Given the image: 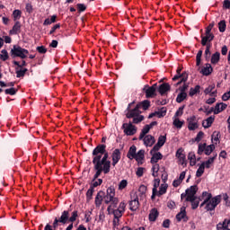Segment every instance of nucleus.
<instances>
[{"label": "nucleus", "mask_w": 230, "mask_h": 230, "mask_svg": "<svg viewBox=\"0 0 230 230\" xmlns=\"http://www.w3.org/2000/svg\"><path fill=\"white\" fill-rule=\"evenodd\" d=\"M206 152V143L204 144H199V148H198V154L199 155H202Z\"/></svg>", "instance_id": "a19ab883"}, {"label": "nucleus", "mask_w": 230, "mask_h": 230, "mask_svg": "<svg viewBox=\"0 0 230 230\" xmlns=\"http://www.w3.org/2000/svg\"><path fill=\"white\" fill-rule=\"evenodd\" d=\"M76 217H78V211H74L71 217H69V222H75L76 220Z\"/></svg>", "instance_id": "052dcab7"}, {"label": "nucleus", "mask_w": 230, "mask_h": 230, "mask_svg": "<svg viewBox=\"0 0 230 230\" xmlns=\"http://www.w3.org/2000/svg\"><path fill=\"white\" fill-rule=\"evenodd\" d=\"M185 217H186V208L183 207L181 208V212L176 215V220H178V222H181V220H182V218H184Z\"/></svg>", "instance_id": "c85d7f7f"}, {"label": "nucleus", "mask_w": 230, "mask_h": 230, "mask_svg": "<svg viewBox=\"0 0 230 230\" xmlns=\"http://www.w3.org/2000/svg\"><path fill=\"white\" fill-rule=\"evenodd\" d=\"M171 86L168 83L162 84L158 88V93L163 96L165 93L170 91Z\"/></svg>", "instance_id": "a211bd4d"}, {"label": "nucleus", "mask_w": 230, "mask_h": 230, "mask_svg": "<svg viewBox=\"0 0 230 230\" xmlns=\"http://www.w3.org/2000/svg\"><path fill=\"white\" fill-rule=\"evenodd\" d=\"M21 30V22H16L13 29L10 31L11 35H17V32Z\"/></svg>", "instance_id": "cd10ccee"}, {"label": "nucleus", "mask_w": 230, "mask_h": 230, "mask_svg": "<svg viewBox=\"0 0 230 230\" xmlns=\"http://www.w3.org/2000/svg\"><path fill=\"white\" fill-rule=\"evenodd\" d=\"M173 125L176 127V128H182V125H184V122L181 121L179 119H175L173 120Z\"/></svg>", "instance_id": "de8ad7c7"}, {"label": "nucleus", "mask_w": 230, "mask_h": 230, "mask_svg": "<svg viewBox=\"0 0 230 230\" xmlns=\"http://www.w3.org/2000/svg\"><path fill=\"white\" fill-rule=\"evenodd\" d=\"M197 93H200V85H196L195 88H190L189 95L195 96Z\"/></svg>", "instance_id": "4c0bfd02"}, {"label": "nucleus", "mask_w": 230, "mask_h": 230, "mask_svg": "<svg viewBox=\"0 0 230 230\" xmlns=\"http://www.w3.org/2000/svg\"><path fill=\"white\" fill-rule=\"evenodd\" d=\"M1 60L6 61L8 60V51L6 49H3L0 54Z\"/></svg>", "instance_id": "79ce46f5"}, {"label": "nucleus", "mask_w": 230, "mask_h": 230, "mask_svg": "<svg viewBox=\"0 0 230 230\" xmlns=\"http://www.w3.org/2000/svg\"><path fill=\"white\" fill-rule=\"evenodd\" d=\"M180 164H181V166H186V155H183L181 156H178Z\"/></svg>", "instance_id": "5fc2aeb1"}, {"label": "nucleus", "mask_w": 230, "mask_h": 230, "mask_svg": "<svg viewBox=\"0 0 230 230\" xmlns=\"http://www.w3.org/2000/svg\"><path fill=\"white\" fill-rule=\"evenodd\" d=\"M102 155H99L93 157V163L96 164L99 163L102 166H107L111 169V161L107 160L109 159V153L104 152V155L102 158Z\"/></svg>", "instance_id": "39448f33"}, {"label": "nucleus", "mask_w": 230, "mask_h": 230, "mask_svg": "<svg viewBox=\"0 0 230 230\" xmlns=\"http://www.w3.org/2000/svg\"><path fill=\"white\" fill-rule=\"evenodd\" d=\"M132 123L134 122L124 123L122 125V128L124 129L126 136H134V134L137 132V128H136Z\"/></svg>", "instance_id": "0eeeda50"}, {"label": "nucleus", "mask_w": 230, "mask_h": 230, "mask_svg": "<svg viewBox=\"0 0 230 230\" xmlns=\"http://www.w3.org/2000/svg\"><path fill=\"white\" fill-rule=\"evenodd\" d=\"M202 137H204V132L199 131L197 135V137H195V141H197V143H199Z\"/></svg>", "instance_id": "e2e57ef3"}, {"label": "nucleus", "mask_w": 230, "mask_h": 230, "mask_svg": "<svg viewBox=\"0 0 230 230\" xmlns=\"http://www.w3.org/2000/svg\"><path fill=\"white\" fill-rule=\"evenodd\" d=\"M138 191L140 193V197H145V193H146V186L141 185L138 189Z\"/></svg>", "instance_id": "603ef678"}, {"label": "nucleus", "mask_w": 230, "mask_h": 230, "mask_svg": "<svg viewBox=\"0 0 230 230\" xmlns=\"http://www.w3.org/2000/svg\"><path fill=\"white\" fill-rule=\"evenodd\" d=\"M213 89H215V84L209 85L208 88L205 89V94H211Z\"/></svg>", "instance_id": "bf43d9fd"}, {"label": "nucleus", "mask_w": 230, "mask_h": 230, "mask_svg": "<svg viewBox=\"0 0 230 230\" xmlns=\"http://www.w3.org/2000/svg\"><path fill=\"white\" fill-rule=\"evenodd\" d=\"M152 171H153V177H157V175H155V173H157V172H159V164H154L152 167Z\"/></svg>", "instance_id": "864d4df0"}, {"label": "nucleus", "mask_w": 230, "mask_h": 230, "mask_svg": "<svg viewBox=\"0 0 230 230\" xmlns=\"http://www.w3.org/2000/svg\"><path fill=\"white\" fill-rule=\"evenodd\" d=\"M137 150V148L136 146H132L128 152L127 157L131 160L134 159V157H136Z\"/></svg>", "instance_id": "5701e85b"}, {"label": "nucleus", "mask_w": 230, "mask_h": 230, "mask_svg": "<svg viewBox=\"0 0 230 230\" xmlns=\"http://www.w3.org/2000/svg\"><path fill=\"white\" fill-rule=\"evenodd\" d=\"M217 230H230V221H224V223H219L217 225Z\"/></svg>", "instance_id": "393cba45"}, {"label": "nucleus", "mask_w": 230, "mask_h": 230, "mask_svg": "<svg viewBox=\"0 0 230 230\" xmlns=\"http://www.w3.org/2000/svg\"><path fill=\"white\" fill-rule=\"evenodd\" d=\"M166 190H168V184H162L159 191L157 192V197H161V195H164L166 193Z\"/></svg>", "instance_id": "72a5a7b5"}, {"label": "nucleus", "mask_w": 230, "mask_h": 230, "mask_svg": "<svg viewBox=\"0 0 230 230\" xmlns=\"http://www.w3.org/2000/svg\"><path fill=\"white\" fill-rule=\"evenodd\" d=\"M127 180H122L119 184V190H125V188H127Z\"/></svg>", "instance_id": "4d7b16f0"}, {"label": "nucleus", "mask_w": 230, "mask_h": 230, "mask_svg": "<svg viewBox=\"0 0 230 230\" xmlns=\"http://www.w3.org/2000/svg\"><path fill=\"white\" fill-rule=\"evenodd\" d=\"M188 159L190 166H195V164H197V157L195 156V154L189 153Z\"/></svg>", "instance_id": "c756f323"}, {"label": "nucleus", "mask_w": 230, "mask_h": 230, "mask_svg": "<svg viewBox=\"0 0 230 230\" xmlns=\"http://www.w3.org/2000/svg\"><path fill=\"white\" fill-rule=\"evenodd\" d=\"M188 202H191V208L192 209H197V208H199V198H196L193 200H188Z\"/></svg>", "instance_id": "ea45409f"}, {"label": "nucleus", "mask_w": 230, "mask_h": 230, "mask_svg": "<svg viewBox=\"0 0 230 230\" xmlns=\"http://www.w3.org/2000/svg\"><path fill=\"white\" fill-rule=\"evenodd\" d=\"M134 159L138 163V164H143V159H145V150H139L134 156Z\"/></svg>", "instance_id": "dca6fc26"}, {"label": "nucleus", "mask_w": 230, "mask_h": 230, "mask_svg": "<svg viewBox=\"0 0 230 230\" xmlns=\"http://www.w3.org/2000/svg\"><path fill=\"white\" fill-rule=\"evenodd\" d=\"M215 159H217V155L210 157L207 162H203L205 164V168H211V164L215 163Z\"/></svg>", "instance_id": "e433bc0d"}, {"label": "nucleus", "mask_w": 230, "mask_h": 230, "mask_svg": "<svg viewBox=\"0 0 230 230\" xmlns=\"http://www.w3.org/2000/svg\"><path fill=\"white\" fill-rule=\"evenodd\" d=\"M186 82H188V74H187L186 72H183V73L181 74V81L178 82L175 85H176V87H177L178 85H181L182 83H183V84H186Z\"/></svg>", "instance_id": "c9c22d12"}, {"label": "nucleus", "mask_w": 230, "mask_h": 230, "mask_svg": "<svg viewBox=\"0 0 230 230\" xmlns=\"http://www.w3.org/2000/svg\"><path fill=\"white\" fill-rule=\"evenodd\" d=\"M151 164H155V163H157L158 161H161V159H163V154H161L160 152L157 153H153V155H151Z\"/></svg>", "instance_id": "412c9836"}, {"label": "nucleus", "mask_w": 230, "mask_h": 230, "mask_svg": "<svg viewBox=\"0 0 230 230\" xmlns=\"http://www.w3.org/2000/svg\"><path fill=\"white\" fill-rule=\"evenodd\" d=\"M202 58V50H199L196 56V66H200V60Z\"/></svg>", "instance_id": "8fccbe9b"}, {"label": "nucleus", "mask_w": 230, "mask_h": 230, "mask_svg": "<svg viewBox=\"0 0 230 230\" xmlns=\"http://www.w3.org/2000/svg\"><path fill=\"white\" fill-rule=\"evenodd\" d=\"M139 208V197L137 193L134 192L131 194V200L129 201L130 211H137Z\"/></svg>", "instance_id": "6e6552de"}, {"label": "nucleus", "mask_w": 230, "mask_h": 230, "mask_svg": "<svg viewBox=\"0 0 230 230\" xmlns=\"http://www.w3.org/2000/svg\"><path fill=\"white\" fill-rule=\"evenodd\" d=\"M211 194H208V197L204 199V201L200 204V208H202L205 204L207 211H214L215 208H217V205L219 204L222 201V196L218 195L214 198H212Z\"/></svg>", "instance_id": "7ed1b4c3"}, {"label": "nucleus", "mask_w": 230, "mask_h": 230, "mask_svg": "<svg viewBox=\"0 0 230 230\" xmlns=\"http://www.w3.org/2000/svg\"><path fill=\"white\" fill-rule=\"evenodd\" d=\"M196 117L192 116L187 119L188 121V128L189 130H195L196 128H199V124L195 122Z\"/></svg>", "instance_id": "f8f14e48"}, {"label": "nucleus", "mask_w": 230, "mask_h": 230, "mask_svg": "<svg viewBox=\"0 0 230 230\" xmlns=\"http://www.w3.org/2000/svg\"><path fill=\"white\" fill-rule=\"evenodd\" d=\"M185 98H188V93L181 92L176 98L177 103H182Z\"/></svg>", "instance_id": "7c9ffc66"}, {"label": "nucleus", "mask_w": 230, "mask_h": 230, "mask_svg": "<svg viewBox=\"0 0 230 230\" xmlns=\"http://www.w3.org/2000/svg\"><path fill=\"white\" fill-rule=\"evenodd\" d=\"M226 109H227V104L224 102L217 103L215 106L214 114H220V112H222V111H226Z\"/></svg>", "instance_id": "f3484780"}, {"label": "nucleus", "mask_w": 230, "mask_h": 230, "mask_svg": "<svg viewBox=\"0 0 230 230\" xmlns=\"http://www.w3.org/2000/svg\"><path fill=\"white\" fill-rule=\"evenodd\" d=\"M93 193H94V188L91 187L86 192L87 200H91L93 199Z\"/></svg>", "instance_id": "3c124183"}, {"label": "nucleus", "mask_w": 230, "mask_h": 230, "mask_svg": "<svg viewBox=\"0 0 230 230\" xmlns=\"http://www.w3.org/2000/svg\"><path fill=\"white\" fill-rule=\"evenodd\" d=\"M164 143H166V136H160L158 137L157 145H160V146H164Z\"/></svg>", "instance_id": "c03bdc74"}, {"label": "nucleus", "mask_w": 230, "mask_h": 230, "mask_svg": "<svg viewBox=\"0 0 230 230\" xmlns=\"http://www.w3.org/2000/svg\"><path fill=\"white\" fill-rule=\"evenodd\" d=\"M120 159L121 152H119V149H115L112 153V166H116Z\"/></svg>", "instance_id": "9b49d317"}, {"label": "nucleus", "mask_w": 230, "mask_h": 230, "mask_svg": "<svg viewBox=\"0 0 230 230\" xmlns=\"http://www.w3.org/2000/svg\"><path fill=\"white\" fill-rule=\"evenodd\" d=\"M138 105H140V108L142 107L144 111H147V109L150 107V101L145 100L138 103Z\"/></svg>", "instance_id": "58836bf2"}, {"label": "nucleus", "mask_w": 230, "mask_h": 230, "mask_svg": "<svg viewBox=\"0 0 230 230\" xmlns=\"http://www.w3.org/2000/svg\"><path fill=\"white\" fill-rule=\"evenodd\" d=\"M144 172H145V168L138 167L136 173H137V177H143Z\"/></svg>", "instance_id": "0e129e2a"}, {"label": "nucleus", "mask_w": 230, "mask_h": 230, "mask_svg": "<svg viewBox=\"0 0 230 230\" xmlns=\"http://www.w3.org/2000/svg\"><path fill=\"white\" fill-rule=\"evenodd\" d=\"M148 132H150V126L146 125V126L143 128V129H142V131H141V133H140V136H139L138 139H139L140 141L143 140V137H145V136H146V134H148Z\"/></svg>", "instance_id": "bb28decb"}, {"label": "nucleus", "mask_w": 230, "mask_h": 230, "mask_svg": "<svg viewBox=\"0 0 230 230\" xmlns=\"http://www.w3.org/2000/svg\"><path fill=\"white\" fill-rule=\"evenodd\" d=\"M199 73L204 76H209V75L213 73V66H211V64H206Z\"/></svg>", "instance_id": "4468645a"}, {"label": "nucleus", "mask_w": 230, "mask_h": 230, "mask_svg": "<svg viewBox=\"0 0 230 230\" xmlns=\"http://www.w3.org/2000/svg\"><path fill=\"white\" fill-rule=\"evenodd\" d=\"M14 21H17V19H21V11L20 10H14L13 13Z\"/></svg>", "instance_id": "6e6d98bb"}, {"label": "nucleus", "mask_w": 230, "mask_h": 230, "mask_svg": "<svg viewBox=\"0 0 230 230\" xmlns=\"http://www.w3.org/2000/svg\"><path fill=\"white\" fill-rule=\"evenodd\" d=\"M186 191L187 199H185V202H188V200H196L197 196L195 195H197V191H199V187H197V185L190 186Z\"/></svg>", "instance_id": "1a4fd4ad"}, {"label": "nucleus", "mask_w": 230, "mask_h": 230, "mask_svg": "<svg viewBox=\"0 0 230 230\" xmlns=\"http://www.w3.org/2000/svg\"><path fill=\"white\" fill-rule=\"evenodd\" d=\"M157 217H159V211H157V208H152L149 213V221L155 222V220H157Z\"/></svg>", "instance_id": "aec40b11"}, {"label": "nucleus", "mask_w": 230, "mask_h": 230, "mask_svg": "<svg viewBox=\"0 0 230 230\" xmlns=\"http://www.w3.org/2000/svg\"><path fill=\"white\" fill-rule=\"evenodd\" d=\"M141 104H137L136 107L132 110H128V111L126 114V117L130 119V118L133 119V123L135 125H137V123H141L143 119H145V116L141 115Z\"/></svg>", "instance_id": "f03ea898"}, {"label": "nucleus", "mask_w": 230, "mask_h": 230, "mask_svg": "<svg viewBox=\"0 0 230 230\" xmlns=\"http://www.w3.org/2000/svg\"><path fill=\"white\" fill-rule=\"evenodd\" d=\"M103 197H105V192L103 190H100L95 197V206L97 208L102 206V202H103Z\"/></svg>", "instance_id": "ddd939ff"}, {"label": "nucleus", "mask_w": 230, "mask_h": 230, "mask_svg": "<svg viewBox=\"0 0 230 230\" xmlns=\"http://www.w3.org/2000/svg\"><path fill=\"white\" fill-rule=\"evenodd\" d=\"M77 9L79 12H85V10H87V7L84 4H77Z\"/></svg>", "instance_id": "680f3d73"}, {"label": "nucleus", "mask_w": 230, "mask_h": 230, "mask_svg": "<svg viewBox=\"0 0 230 230\" xmlns=\"http://www.w3.org/2000/svg\"><path fill=\"white\" fill-rule=\"evenodd\" d=\"M36 49L39 53H41V54L47 53L48 51V49H45L44 46L37 47Z\"/></svg>", "instance_id": "69168bd1"}, {"label": "nucleus", "mask_w": 230, "mask_h": 230, "mask_svg": "<svg viewBox=\"0 0 230 230\" xmlns=\"http://www.w3.org/2000/svg\"><path fill=\"white\" fill-rule=\"evenodd\" d=\"M142 139L146 146H153L155 143V137H154L152 135H146Z\"/></svg>", "instance_id": "9d476101"}, {"label": "nucleus", "mask_w": 230, "mask_h": 230, "mask_svg": "<svg viewBox=\"0 0 230 230\" xmlns=\"http://www.w3.org/2000/svg\"><path fill=\"white\" fill-rule=\"evenodd\" d=\"M213 121H215V117L210 116L202 122V126L204 127V128H209V127L213 125Z\"/></svg>", "instance_id": "4be33fe9"}, {"label": "nucleus", "mask_w": 230, "mask_h": 230, "mask_svg": "<svg viewBox=\"0 0 230 230\" xmlns=\"http://www.w3.org/2000/svg\"><path fill=\"white\" fill-rule=\"evenodd\" d=\"M105 145H99L95 147V149L93 151V155H103L105 154ZM100 154V155H99Z\"/></svg>", "instance_id": "2eb2a0df"}, {"label": "nucleus", "mask_w": 230, "mask_h": 230, "mask_svg": "<svg viewBox=\"0 0 230 230\" xmlns=\"http://www.w3.org/2000/svg\"><path fill=\"white\" fill-rule=\"evenodd\" d=\"M4 93L5 94H10L11 96H13L14 94H17V89L12 87L9 89H5Z\"/></svg>", "instance_id": "a18cd8bd"}, {"label": "nucleus", "mask_w": 230, "mask_h": 230, "mask_svg": "<svg viewBox=\"0 0 230 230\" xmlns=\"http://www.w3.org/2000/svg\"><path fill=\"white\" fill-rule=\"evenodd\" d=\"M29 53L28 49H22L18 45H13L11 49V57L13 58H15L16 57H19L20 58H27Z\"/></svg>", "instance_id": "20e7f679"}, {"label": "nucleus", "mask_w": 230, "mask_h": 230, "mask_svg": "<svg viewBox=\"0 0 230 230\" xmlns=\"http://www.w3.org/2000/svg\"><path fill=\"white\" fill-rule=\"evenodd\" d=\"M94 164V170H96V172L93 176V180L98 179L102 175V172L104 173H109L111 172V169H109V165H102L100 163H95Z\"/></svg>", "instance_id": "423d86ee"}, {"label": "nucleus", "mask_w": 230, "mask_h": 230, "mask_svg": "<svg viewBox=\"0 0 230 230\" xmlns=\"http://www.w3.org/2000/svg\"><path fill=\"white\" fill-rule=\"evenodd\" d=\"M116 196V191L114 187H110L107 189V193L103 196V200L105 202V204H111V206L108 207V210L109 209H114V208H116V206H118V198H115Z\"/></svg>", "instance_id": "f257e3e1"}, {"label": "nucleus", "mask_w": 230, "mask_h": 230, "mask_svg": "<svg viewBox=\"0 0 230 230\" xmlns=\"http://www.w3.org/2000/svg\"><path fill=\"white\" fill-rule=\"evenodd\" d=\"M220 61V52H216L211 57V64H218Z\"/></svg>", "instance_id": "473e14b6"}, {"label": "nucleus", "mask_w": 230, "mask_h": 230, "mask_svg": "<svg viewBox=\"0 0 230 230\" xmlns=\"http://www.w3.org/2000/svg\"><path fill=\"white\" fill-rule=\"evenodd\" d=\"M67 220H69V211H64L60 217V218L58 219V221L61 224H66Z\"/></svg>", "instance_id": "b1692460"}, {"label": "nucleus", "mask_w": 230, "mask_h": 230, "mask_svg": "<svg viewBox=\"0 0 230 230\" xmlns=\"http://www.w3.org/2000/svg\"><path fill=\"white\" fill-rule=\"evenodd\" d=\"M226 22L225 20L221 21L218 22V28H219V31L221 33H224V31H226Z\"/></svg>", "instance_id": "37998d69"}, {"label": "nucleus", "mask_w": 230, "mask_h": 230, "mask_svg": "<svg viewBox=\"0 0 230 230\" xmlns=\"http://www.w3.org/2000/svg\"><path fill=\"white\" fill-rule=\"evenodd\" d=\"M153 96H155V89L150 86L146 89V98H152Z\"/></svg>", "instance_id": "a878e982"}, {"label": "nucleus", "mask_w": 230, "mask_h": 230, "mask_svg": "<svg viewBox=\"0 0 230 230\" xmlns=\"http://www.w3.org/2000/svg\"><path fill=\"white\" fill-rule=\"evenodd\" d=\"M156 116L158 118H164V116H166V108H162L161 111H155Z\"/></svg>", "instance_id": "49530a36"}, {"label": "nucleus", "mask_w": 230, "mask_h": 230, "mask_svg": "<svg viewBox=\"0 0 230 230\" xmlns=\"http://www.w3.org/2000/svg\"><path fill=\"white\" fill-rule=\"evenodd\" d=\"M213 150H215V145H209L205 146V155H211L213 153Z\"/></svg>", "instance_id": "f704fd0d"}, {"label": "nucleus", "mask_w": 230, "mask_h": 230, "mask_svg": "<svg viewBox=\"0 0 230 230\" xmlns=\"http://www.w3.org/2000/svg\"><path fill=\"white\" fill-rule=\"evenodd\" d=\"M113 215H114V218H121V217L123 216V211L119 210V209H114L113 210Z\"/></svg>", "instance_id": "09e8293b"}, {"label": "nucleus", "mask_w": 230, "mask_h": 230, "mask_svg": "<svg viewBox=\"0 0 230 230\" xmlns=\"http://www.w3.org/2000/svg\"><path fill=\"white\" fill-rule=\"evenodd\" d=\"M161 146H160L159 144L155 145L153 149L150 151V154L151 155L155 154V152H158V150L161 149Z\"/></svg>", "instance_id": "13d9d810"}, {"label": "nucleus", "mask_w": 230, "mask_h": 230, "mask_svg": "<svg viewBox=\"0 0 230 230\" xmlns=\"http://www.w3.org/2000/svg\"><path fill=\"white\" fill-rule=\"evenodd\" d=\"M205 35L206 36H203L202 40H201L202 46H208V42H211V40H213V39H215L214 34H205Z\"/></svg>", "instance_id": "6ab92c4d"}, {"label": "nucleus", "mask_w": 230, "mask_h": 230, "mask_svg": "<svg viewBox=\"0 0 230 230\" xmlns=\"http://www.w3.org/2000/svg\"><path fill=\"white\" fill-rule=\"evenodd\" d=\"M188 87H190L189 84H184L181 87L179 88L181 93H186L188 91Z\"/></svg>", "instance_id": "338daca9"}, {"label": "nucleus", "mask_w": 230, "mask_h": 230, "mask_svg": "<svg viewBox=\"0 0 230 230\" xmlns=\"http://www.w3.org/2000/svg\"><path fill=\"white\" fill-rule=\"evenodd\" d=\"M206 169V164L202 163L196 172V177H202L204 170Z\"/></svg>", "instance_id": "2f4dec72"}, {"label": "nucleus", "mask_w": 230, "mask_h": 230, "mask_svg": "<svg viewBox=\"0 0 230 230\" xmlns=\"http://www.w3.org/2000/svg\"><path fill=\"white\" fill-rule=\"evenodd\" d=\"M184 107H185V106L183 105V106H181V107L179 108V110H178V111H176V113H175V116H176V117L182 116V112H183L182 111H184Z\"/></svg>", "instance_id": "774afa93"}]
</instances>
